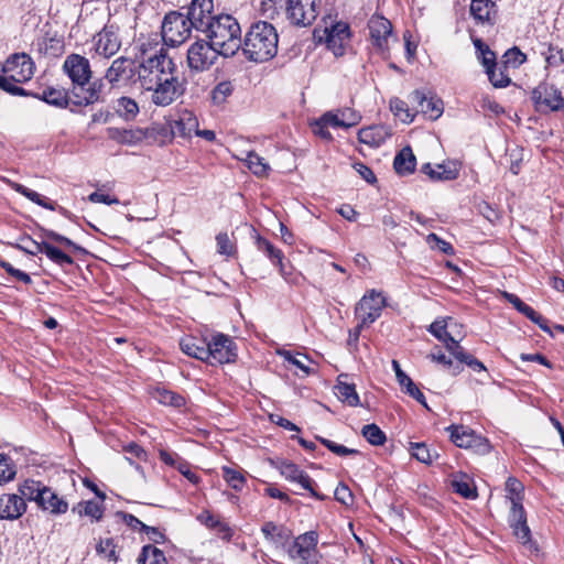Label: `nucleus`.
<instances>
[{"mask_svg": "<svg viewBox=\"0 0 564 564\" xmlns=\"http://www.w3.org/2000/svg\"><path fill=\"white\" fill-rule=\"evenodd\" d=\"M141 61L138 63L140 88L151 91V101L158 107L172 105L185 91L183 82L176 76L177 67L169 50L158 37L140 45Z\"/></svg>", "mask_w": 564, "mask_h": 564, "instance_id": "nucleus-1", "label": "nucleus"}, {"mask_svg": "<svg viewBox=\"0 0 564 564\" xmlns=\"http://www.w3.org/2000/svg\"><path fill=\"white\" fill-rule=\"evenodd\" d=\"M278 42L275 28L269 22L258 21L250 25L241 39L240 48L248 61L263 63L276 55Z\"/></svg>", "mask_w": 564, "mask_h": 564, "instance_id": "nucleus-2", "label": "nucleus"}, {"mask_svg": "<svg viewBox=\"0 0 564 564\" xmlns=\"http://www.w3.org/2000/svg\"><path fill=\"white\" fill-rule=\"evenodd\" d=\"M203 33L223 57L234 56L241 47V28L237 19L230 14L214 17Z\"/></svg>", "mask_w": 564, "mask_h": 564, "instance_id": "nucleus-3", "label": "nucleus"}, {"mask_svg": "<svg viewBox=\"0 0 564 564\" xmlns=\"http://www.w3.org/2000/svg\"><path fill=\"white\" fill-rule=\"evenodd\" d=\"M188 17L181 11H171L165 14L162 22L161 35L164 46H177L184 43L191 35L193 25H188Z\"/></svg>", "mask_w": 564, "mask_h": 564, "instance_id": "nucleus-4", "label": "nucleus"}, {"mask_svg": "<svg viewBox=\"0 0 564 564\" xmlns=\"http://www.w3.org/2000/svg\"><path fill=\"white\" fill-rule=\"evenodd\" d=\"M318 534L316 531H307L300 534L286 545V552L291 560L297 564H318L319 552L317 550Z\"/></svg>", "mask_w": 564, "mask_h": 564, "instance_id": "nucleus-5", "label": "nucleus"}, {"mask_svg": "<svg viewBox=\"0 0 564 564\" xmlns=\"http://www.w3.org/2000/svg\"><path fill=\"white\" fill-rule=\"evenodd\" d=\"M138 63L129 57L119 56L105 72V79L113 88L139 85Z\"/></svg>", "mask_w": 564, "mask_h": 564, "instance_id": "nucleus-6", "label": "nucleus"}, {"mask_svg": "<svg viewBox=\"0 0 564 564\" xmlns=\"http://www.w3.org/2000/svg\"><path fill=\"white\" fill-rule=\"evenodd\" d=\"M221 53L207 40L193 42L186 54V63L191 72L203 73L212 68Z\"/></svg>", "mask_w": 564, "mask_h": 564, "instance_id": "nucleus-7", "label": "nucleus"}, {"mask_svg": "<svg viewBox=\"0 0 564 564\" xmlns=\"http://www.w3.org/2000/svg\"><path fill=\"white\" fill-rule=\"evenodd\" d=\"M63 70L73 84L72 95L79 97V91H83L84 86H87L91 79L93 70L89 59L79 54H69L63 63Z\"/></svg>", "mask_w": 564, "mask_h": 564, "instance_id": "nucleus-8", "label": "nucleus"}, {"mask_svg": "<svg viewBox=\"0 0 564 564\" xmlns=\"http://www.w3.org/2000/svg\"><path fill=\"white\" fill-rule=\"evenodd\" d=\"M451 441L460 448L470 449L477 455L490 453L491 445L485 436L477 434L470 427L465 425H451L446 427Z\"/></svg>", "mask_w": 564, "mask_h": 564, "instance_id": "nucleus-9", "label": "nucleus"}, {"mask_svg": "<svg viewBox=\"0 0 564 564\" xmlns=\"http://www.w3.org/2000/svg\"><path fill=\"white\" fill-rule=\"evenodd\" d=\"M531 100L535 111L549 113L564 108L562 91L553 84L542 82L531 91Z\"/></svg>", "mask_w": 564, "mask_h": 564, "instance_id": "nucleus-10", "label": "nucleus"}, {"mask_svg": "<svg viewBox=\"0 0 564 564\" xmlns=\"http://www.w3.org/2000/svg\"><path fill=\"white\" fill-rule=\"evenodd\" d=\"M387 306V299L382 292L376 290L368 291L357 303L355 314L360 321V327H366L375 323Z\"/></svg>", "mask_w": 564, "mask_h": 564, "instance_id": "nucleus-11", "label": "nucleus"}, {"mask_svg": "<svg viewBox=\"0 0 564 564\" xmlns=\"http://www.w3.org/2000/svg\"><path fill=\"white\" fill-rule=\"evenodd\" d=\"M321 0H286L285 15L290 24L305 28L312 25L318 15Z\"/></svg>", "mask_w": 564, "mask_h": 564, "instance_id": "nucleus-12", "label": "nucleus"}, {"mask_svg": "<svg viewBox=\"0 0 564 564\" xmlns=\"http://www.w3.org/2000/svg\"><path fill=\"white\" fill-rule=\"evenodd\" d=\"M237 359V346L228 335L218 333L208 341L209 365H224L235 362Z\"/></svg>", "mask_w": 564, "mask_h": 564, "instance_id": "nucleus-13", "label": "nucleus"}, {"mask_svg": "<svg viewBox=\"0 0 564 564\" xmlns=\"http://www.w3.org/2000/svg\"><path fill=\"white\" fill-rule=\"evenodd\" d=\"M121 47L119 28L115 24H106L93 37V48L96 54L110 58L116 55Z\"/></svg>", "mask_w": 564, "mask_h": 564, "instance_id": "nucleus-14", "label": "nucleus"}, {"mask_svg": "<svg viewBox=\"0 0 564 564\" xmlns=\"http://www.w3.org/2000/svg\"><path fill=\"white\" fill-rule=\"evenodd\" d=\"M3 74H11L15 83L29 82L35 72V64L26 53L11 54L2 65Z\"/></svg>", "mask_w": 564, "mask_h": 564, "instance_id": "nucleus-15", "label": "nucleus"}, {"mask_svg": "<svg viewBox=\"0 0 564 564\" xmlns=\"http://www.w3.org/2000/svg\"><path fill=\"white\" fill-rule=\"evenodd\" d=\"M508 522L514 536L528 549L531 553H538L539 549L535 542L531 539V530L527 523V513L523 507H510Z\"/></svg>", "mask_w": 564, "mask_h": 564, "instance_id": "nucleus-16", "label": "nucleus"}, {"mask_svg": "<svg viewBox=\"0 0 564 564\" xmlns=\"http://www.w3.org/2000/svg\"><path fill=\"white\" fill-rule=\"evenodd\" d=\"M188 17V25H193L197 31L203 32L208 25L209 21L214 20V1L213 0H192L187 7H183Z\"/></svg>", "mask_w": 564, "mask_h": 564, "instance_id": "nucleus-17", "label": "nucleus"}, {"mask_svg": "<svg viewBox=\"0 0 564 564\" xmlns=\"http://www.w3.org/2000/svg\"><path fill=\"white\" fill-rule=\"evenodd\" d=\"M278 469L288 481L299 484L315 499L324 500L326 498L324 495L315 490L316 482L310 477L307 473L300 469L296 464L289 460H282L280 462Z\"/></svg>", "mask_w": 564, "mask_h": 564, "instance_id": "nucleus-18", "label": "nucleus"}, {"mask_svg": "<svg viewBox=\"0 0 564 564\" xmlns=\"http://www.w3.org/2000/svg\"><path fill=\"white\" fill-rule=\"evenodd\" d=\"M369 35L372 46L379 52L389 50V40L392 36V24L382 15L375 14L368 21Z\"/></svg>", "mask_w": 564, "mask_h": 564, "instance_id": "nucleus-19", "label": "nucleus"}, {"mask_svg": "<svg viewBox=\"0 0 564 564\" xmlns=\"http://www.w3.org/2000/svg\"><path fill=\"white\" fill-rule=\"evenodd\" d=\"M326 44L335 55H343L345 45L350 37V29L348 23L339 21L333 23L329 28L325 29Z\"/></svg>", "mask_w": 564, "mask_h": 564, "instance_id": "nucleus-20", "label": "nucleus"}, {"mask_svg": "<svg viewBox=\"0 0 564 564\" xmlns=\"http://www.w3.org/2000/svg\"><path fill=\"white\" fill-rule=\"evenodd\" d=\"M470 15L477 24L494 25L497 18V4L492 0H471Z\"/></svg>", "mask_w": 564, "mask_h": 564, "instance_id": "nucleus-21", "label": "nucleus"}, {"mask_svg": "<svg viewBox=\"0 0 564 564\" xmlns=\"http://www.w3.org/2000/svg\"><path fill=\"white\" fill-rule=\"evenodd\" d=\"M26 510V503L17 494H4L0 497V519H19Z\"/></svg>", "mask_w": 564, "mask_h": 564, "instance_id": "nucleus-22", "label": "nucleus"}, {"mask_svg": "<svg viewBox=\"0 0 564 564\" xmlns=\"http://www.w3.org/2000/svg\"><path fill=\"white\" fill-rule=\"evenodd\" d=\"M29 97L44 101L58 109H65L70 102L69 94L65 88L47 86L41 93H33Z\"/></svg>", "mask_w": 564, "mask_h": 564, "instance_id": "nucleus-23", "label": "nucleus"}, {"mask_svg": "<svg viewBox=\"0 0 564 564\" xmlns=\"http://www.w3.org/2000/svg\"><path fill=\"white\" fill-rule=\"evenodd\" d=\"M254 242H256L257 249L260 252L264 253L265 257L269 258V260L271 261V263L273 265L279 268L281 275L286 278L288 271H286L285 264L283 262L284 254H283L282 250H280L279 248L273 246L268 239L263 238L259 234H257L254 236Z\"/></svg>", "mask_w": 564, "mask_h": 564, "instance_id": "nucleus-24", "label": "nucleus"}, {"mask_svg": "<svg viewBox=\"0 0 564 564\" xmlns=\"http://www.w3.org/2000/svg\"><path fill=\"white\" fill-rule=\"evenodd\" d=\"M392 369L395 372V378L402 391L413 399H415L420 404L427 409L426 400L423 392L419 389V387L413 382V380L401 369L399 361L392 360Z\"/></svg>", "mask_w": 564, "mask_h": 564, "instance_id": "nucleus-25", "label": "nucleus"}, {"mask_svg": "<svg viewBox=\"0 0 564 564\" xmlns=\"http://www.w3.org/2000/svg\"><path fill=\"white\" fill-rule=\"evenodd\" d=\"M105 80V77L93 82L89 80L88 87L84 86V90L79 91V97H75L74 104L76 106H89L102 101V94L106 87Z\"/></svg>", "mask_w": 564, "mask_h": 564, "instance_id": "nucleus-26", "label": "nucleus"}, {"mask_svg": "<svg viewBox=\"0 0 564 564\" xmlns=\"http://www.w3.org/2000/svg\"><path fill=\"white\" fill-rule=\"evenodd\" d=\"M325 119L330 121L333 128H350L359 123L361 116L352 108H343L325 112Z\"/></svg>", "mask_w": 564, "mask_h": 564, "instance_id": "nucleus-27", "label": "nucleus"}, {"mask_svg": "<svg viewBox=\"0 0 564 564\" xmlns=\"http://www.w3.org/2000/svg\"><path fill=\"white\" fill-rule=\"evenodd\" d=\"M261 532L265 540L273 543L276 547H286L292 535V532L288 528L278 525L272 521L265 522L261 528Z\"/></svg>", "mask_w": 564, "mask_h": 564, "instance_id": "nucleus-28", "label": "nucleus"}, {"mask_svg": "<svg viewBox=\"0 0 564 564\" xmlns=\"http://www.w3.org/2000/svg\"><path fill=\"white\" fill-rule=\"evenodd\" d=\"M184 354L198 360L208 362V341L197 337H186L180 343Z\"/></svg>", "mask_w": 564, "mask_h": 564, "instance_id": "nucleus-29", "label": "nucleus"}, {"mask_svg": "<svg viewBox=\"0 0 564 564\" xmlns=\"http://www.w3.org/2000/svg\"><path fill=\"white\" fill-rule=\"evenodd\" d=\"M412 100L417 102L420 110L423 113L430 115L432 119H437L443 113V102L440 99L426 97L423 91H413Z\"/></svg>", "mask_w": 564, "mask_h": 564, "instance_id": "nucleus-30", "label": "nucleus"}, {"mask_svg": "<svg viewBox=\"0 0 564 564\" xmlns=\"http://www.w3.org/2000/svg\"><path fill=\"white\" fill-rule=\"evenodd\" d=\"M473 43L476 48L477 58L485 67V72L488 76V79L492 80V78H495L492 67L497 66V58L495 52H492L490 47L487 44H485L480 39H474Z\"/></svg>", "mask_w": 564, "mask_h": 564, "instance_id": "nucleus-31", "label": "nucleus"}, {"mask_svg": "<svg viewBox=\"0 0 564 564\" xmlns=\"http://www.w3.org/2000/svg\"><path fill=\"white\" fill-rule=\"evenodd\" d=\"M416 159L410 147L402 148L393 160V167L399 175L412 174L415 170Z\"/></svg>", "mask_w": 564, "mask_h": 564, "instance_id": "nucleus-32", "label": "nucleus"}, {"mask_svg": "<svg viewBox=\"0 0 564 564\" xmlns=\"http://www.w3.org/2000/svg\"><path fill=\"white\" fill-rule=\"evenodd\" d=\"M388 132L382 126H371L359 130L358 140L372 148H378L384 143Z\"/></svg>", "mask_w": 564, "mask_h": 564, "instance_id": "nucleus-33", "label": "nucleus"}, {"mask_svg": "<svg viewBox=\"0 0 564 564\" xmlns=\"http://www.w3.org/2000/svg\"><path fill=\"white\" fill-rule=\"evenodd\" d=\"M198 127L197 118L189 111L183 112L171 126L172 133L182 138H188Z\"/></svg>", "mask_w": 564, "mask_h": 564, "instance_id": "nucleus-34", "label": "nucleus"}, {"mask_svg": "<svg viewBox=\"0 0 564 564\" xmlns=\"http://www.w3.org/2000/svg\"><path fill=\"white\" fill-rule=\"evenodd\" d=\"M7 183L13 191L23 195L25 198L33 202L34 204H36L43 208L50 209V210L56 209V204L54 202H50L46 197L39 194L37 192L30 189L26 186H24L20 183H17L14 181L8 180Z\"/></svg>", "mask_w": 564, "mask_h": 564, "instance_id": "nucleus-35", "label": "nucleus"}, {"mask_svg": "<svg viewBox=\"0 0 564 564\" xmlns=\"http://www.w3.org/2000/svg\"><path fill=\"white\" fill-rule=\"evenodd\" d=\"M45 492V498L43 499L44 506L41 508V510L47 511L54 516L64 514L67 512L68 502L64 498L59 497L50 487H47Z\"/></svg>", "mask_w": 564, "mask_h": 564, "instance_id": "nucleus-36", "label": "nucleus"}, {"mask_svg": "<svg viewBox=\"0 0 564 564\" xmlns=\"http://www.w3.org/2000/svg\"><path fill=\"white\" fill-rule=\"evenodd\" d=\"M429 332L436 337L440 341L444 343L446 349L454 356V347L460 346L459 343L447 332V326L445 321L437 319L433 322Z\"/></svg>", "mask_w": 564, "mask_h": 564, "instance_id": "nucleus-37", "label": "nucleus"}, {"mask_svg": "<svg viewBox=\"0 0 564 564\" xmlns=\"http://www.w3.org/2000/svg\"><path fill=\"white\" fill-rule=\"evenodd\" d=\"M79 517H89L93 521H100L104 517L105 508L102 503L95 500L80 501L72 509Z\"/></svg>", "mask_w": 564, "mask_h": 564, "instance_id": "nucleus-38", "label": "nucleus"}, {"mask_svg": "<svg viewBox=\"0 0 564 564\" xmlns=\"http://www.w3.org/2000/svg\"><path fill=\"white\" fill-rule=\"evenodd\" d=\"M345 377L344 375H340L338 377V381L336 384V395L338 399L348 404L349 406H358L360 404L359 395L356 391L355 384L347 383L341 381V378Z\"/></svg>", "mask_w": 564, "mask_h": 564, "instance_id": "nucleus-39", "label": "nucleus"}, {"mask_svg": "<svg viewBox=\"0 0 564 564\" xmlns=\"http://www.w3.org/2000/svg\"><path fill=\"white\" fill-rule=\"evenodd\" d=\"M115 110L126 121L134 120L140 111L138 102L133 98L126 96L116 100Z\"/></svg>", "mask_w": 564, "mask_h": 564, "instance_id": "nucleus-40", "label": "nucleus"}, {"mask_svg": "<svg viewBox=\"0 0 564 564\" xmlns=\"http://www.w3.org/2000/svg\"><path fill=\"white\" fill-rule=\"evenodd\" d=\"M279 354L285 361L296 367L303 373V376H308L313 372V369L308 366L312 360L306 355L300 352L292 354L289 350H282Z\"/></svg>", "mask_w": 564, "mask_h": 564, "instance_id": "nucleus-41", "label": "nucleus"}, {"mask_svg": "<svg viewBox=\"0 0 564 564\" xmlns=\"http://www.w3.org/2000/svg\"><path fill=\"white\" fill-rule=\"evenodd\" d=\"M139 564H167L166 557L160 549L154 545L148 544L142 547L138 557Z\"/></svg>", "mask_w": 564, "mask_h": 564, "instance_id": "nucleus-42", "label": "nucleus"}, {"mask_svg": "<svg viewBox=\"0 0 564 564\" xmlns=\"http://www.w3.org/2000/svg\"><path fill=\"white\" fill-rule=\"evenodd\" d=\"M523 490L524 487L520 480L514 477H509L506 481L507 498L511 502V507H523Z\"/></svg>", "mask_w": 564, "mask_h": 564, "instance_id": "nucleus-43", "label": "nucleus"}, {"mask_svg": "<svg viewBox=\"0 0 564 564\" xmlns=\"http://www.w3.org/2000/svg\"><path fill=\"white\" fill-rule=\"evenodd\" d=\"M454 348V357L459 361L458 365L465 364L476 372L486 371L485 365L471 354L467 352L462 346H455Z\"/></svg>", "mask_w": 564, "mask_h": 564, "instance_id": "nucleus-44", "label": "nucleus"}, {"mask_svg": "<svg viewBox=\"0 0 564 564\" xmlns=\"http://www.w3.org/2000/svg\"><path fill=\"white\" fill-rule=\"evenodd\" d=\"M248 169L256 175V176H265L268 175V172L270 170L269 164L264 161L263 158L258 155L253 151H249L247 153V156L245 159Z\"/></svg>", "mask_w": 564, "mask_h": 564, "instance_id": "nucleus-45", "label": "nucleus"}, {"mask_svg": "<svg viewBox=\"0 0 564 564\" xmlns=\"http://www.w3.org/2000/svg\"><path fill=\"white\" fill-rule=\"evenodd\" d=\"M459 169L454 162L446 164H437L434 166V175L432 181H453L458 177Z\"/></svg>", "mask_w": 564, "mask_h": 564, "instance_id": "nucleus-46", "label": "nucleus"}, {"mask_svg": "<svg viewBox=\"0 0 564 564\" xmlns=\"http://www.w3.org/2000/svg\"><path fill=\"white\" fill-rule=\"evenodd\" d=\"M21 83H15L14 79L11 78V74H3L0 75V89L6 91L9 95L12 96H22V97H29L32 95V91L26 90L22 87H20Z\"/></svg>", "mask_w": 564, "mask_h": 564, "instance_id": "nucleus-47", "label": "nucleus"}, {"mask_svg": "<svg viewBox=\"0 0 564 564\" xmlns=\"http://www.w3.org/2000/svg\"><path fill=\"white\" fill-rule=\"evenodd\" d=\"M221 471H223V478L234 490H236V491L242 490L243 485L246 484V478L240 470L231 468L229 466H224L221 468Z\"/></svg>", "mask_w": 564, "mask_h": 564, "instance_id": "nucleus-48", "label": "nucleus"}, {"mask_svg": "<svg viewBox=\"0 0 564 564\" xmlns=\"http://www.w3.org/2000/svg\"><path fill=\"white\" fill-rule=\"evenodd\" d=\"M17 467L10 456L0 453V485H4L15 478Z\"/></svg>", "mask_w": 564, "mask_h": 564, "instance_id": "nucleus-49", "label": "nucleus"}, {"mask_svg": "<svg viewBox=\"0 0 564 564\" xmlns=\"http://www.w3.org/2000/svg\"><path fill=\"white\" fill-rule=\"evenodd\" d=\"M361 434L373 446L383 445L387 441L384 432L375 423L365 425Z\"/></svg>", "mask_w": 564, "mask_h": 564, "instance_id": "nucleus-50", "label": "nucleus"}, {"mask_svg": "<svg viewBox=\"0 0 564 564\" xmlns=\"http://www.w3.org/2000/svg\"><path fill=\"white\" fill-rule=\"evenodd\" d=\"M154 398L164 405H171L174 408H181L185 404V399L171 390L158 389Z\"/></svg>", "mask_w": 564, "mask_h": 564, "instance_id": "nucleus-51", "label": "nucleus"}, {"mask_svg": "<svg viewBox=\"0 0 564 564\" xmlns=\"http://www.w3.org/2000/svg\"><path fill=\"white\" fill-rule=\"evenodd\" d=\"M390 109L402 122L410 123L414 119V115L411 113L408 104L398 97L390 100Z\"/></svg>", "mask_w": 564, "mask_h": 564, "instance_id": "nucleus-52", "label": "nucleus"}, {"mask_svg": "<svg viewBox=\"0 0 564 564\" xmlns=\"http://www.w3.org/2000/svg\"><path fill=\"white\" fill-rule=\"evenodd\" d=\"M43 253L54 263L58 265H70L74 263V260L70 256L63 252L61 249L52 246L51 243L46 242L44 246Z\"/></svg>", "mask_w": 564, "mask_h": 564, "instance_id": "nucleus-53", "label": "nucleus"}, {"mask_svg": "<svg viewBox=\"0 0 564 564\" xmlns=\"http://www.w3.org/2000/svg\"><path fill=\"white\" fill-rule=\"evenodd\" d=\"M411 455L421 463L432 464L436 453H432L425 443H410Z\"/></svg>", "mask_w": 564, "mask_h": 564, "instance_id": "nucleus-54", "label": "nucleus"}, {"mask_svg": "<svg viewBox=\"0 0 564 564\" xmlns=\"http://www.w3.org/2000/svg\"><path fill=\"white\" fill-rule=\"evenodd\" d=\"M316 440L324 445L327 449H329L333 454L344 457L349 455H359L360 452L356 448H349L345 445L337 444L328 438L316 436Z\"/></svg>", "mask_w": 564, "mask_h": 564, "instance_id": "nucleus-55", "label": "nucleus"}, {"mask_svg": "<svg viewBox=\"0 0 564 564\" xmlns=\"http://www.w3.org/2000/svg\"><path fill=\"white\" fill-rule=\"evenodd\" d=\"M452 487L456 494H459L466 499H474L477 497L475 487H473L471 482L465 476L453 479Z\"/></svg>", "mask_w": 564, "mask_h": 564, "instance_id": "nucleus-56", "label": "nucleus"}, {"mask_svg": "<svg viewBox=\"0 0 564 564\" xmlns=\"http://www.w3.org/2000/svg\"><path fill=\"white\" fill-rule=\"evenodd\" d=\"M232 91L234 86L230 82H220L212 90V100L215 105H221L232 94Z\"/></svg>", "mask_w": 564, "mask_h": 564, "instance_id": "nucleus-57", "label": "nucleus"}, {"mask_svg": "<svg viewBox=\"0 0 564 564\" xmlns=\"http://www.w3.org/2000/svg\"><path fill=\"white\" fill-rule=\"evenodd\" d=\"M525 61L527 56L518 47H512L503 54L502 66L505 69H508L509 66L516 68L522 65Z\"/></svg>", "mask_w": 564, "mask_h": 564, "instance_id": "nucleus-58", "label": "nucleus"}, {"mask_svg": "<svg viewBox=\"0 0 564 564\" xmlns=\"http://www.w3.org/2000/svg\"><path fill=\"white\" fill-rule=\"evenodd\" d=\"M43 485L44 484L39 480L25 479L22 484L19 485V496L22 497L24 501L25 499L32 501L36 495V489H41Z\"/></svg>", "mask_w": 564, "mask_h": 564, "instance_id": "nucleus-59", "label": "nucleus"}, {"mask_svg": "<svg viewBox=\"0 0 564 564\" xmlns=\"http://www.w3.org/2000/svg\"><path fill=\"white\" fill-rule=\"evenodd\" d=\"M40 231H41V236L43 238L65 245V246L73 248L74 250H77V251H85L82 247L76 245L74 241H72L70 239H68L67 237H65L63 235H59L58 232H56L54 230L46 229V228H40Z\"/></svg>", "mask_w": 564, "mask_h": 564, "instance_id": "nucleus-60", "label": "nucleus"}, {"mask_svg": "<svg viewBox=\"0 0 564 564\" xmlns=\"http://www.w3.org/2000/svg\"><path fill=\"white\" fill-rule=\"evenodd\" d=\"M97 554L104 556L108 561L117 562L116 545L112 539L100 540L96 545Z\"/></svg>", "mask_w": 564, "mask_h": 564, "instance_id": "nucleus-61", "label": "nucleus"}, {"mask_svg": "<svg viewBox=\"0 0 564 564\" xmlns=\"http://www.w3.org/2000/svg\"><path fill=\"white\" fill-rule=\"evenodd\" d=\"M434 362L441 364L444 367L452 369V375L457 376L463 371L462 365H454L452 359L448 358L441 349L433 351L429 356Z\"/></svg>", "mask_w": 564, "mask_h": 564, "instance_id": "nucleus-62", "label": "nucleus"}, {"mask_svg": "<svg viewBox=\"0 0 564 564\" xmlns=\"http://www.w3.org/2000/svg\"><path fill=\"white\" fill-rule=\"evenodd\" d=\"M518 312L523 314L527 318H529L534 324L539 325L540 328L543 329L544 332L551 333V330L546 324V319L541 314H539L536 311H534V308H532L530 305L524 303L521 306V310H519Z\"/></svg>", "mask_w": 564, "mask_h": 564, "instance_id": "nucleus-63", "label": "nucleus"}, {"mask_svg": "<svg viewBox=\"0 0 564 564\" xmlns=\"http://www.w3.org/2000/svg\"><path fill=\"white\" fill-rule=\"evenodd\" d=\"M543 55L547 66L555 67L564 63L563 50L557 46L549 45L547 51L544 52Z\"/></svg>", "mask_w": 564, "mask_h": 564, "instance_id": "nucleus-64", "label": "nucleus"}]
</instances>
